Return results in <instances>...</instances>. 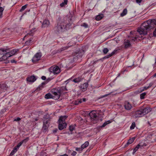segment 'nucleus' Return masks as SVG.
I'll use <instances>...</instances> for the list:
<instances>
[{
    "label": "nucleus",
    "instance_id": "nucleus-17",
    "mask_svg": "<svg viewBox=\"0 0 156 156\" xmlns=\"http://www.w3.org/2000/svg\"><path fill=\"white\" fill-rule=\"evenodd\" d=\"M29 138L28 137L26 139L23 140L22 142L19 143L15 147L16 148L17 150L19 148V147L21 146L22 143H23V142L26 143L29 140Z\"/></svg>",
    "mask_w": 156,
    "mask_h": 156
},
{
    "label": "nucleus",
    "instance_id": "nucleus-8",
    "mask_svg": "<svg viewBox=\"0 0 156 156\" xmlns=\"http://www.w3.org/2000/svg\"><path fill=\"white\" fill-rule=\"evenodd\" d=\"M49 71L54 74H57L60 73V69L58 66H52L49 68Z\"/></svg>",
    "mask_w": 156,
    "mask_h": 156
},
{
    "label": "nucleus",
    "instance_id": "nucleus-62",
    "mask_svg": "<svg viewBox=\"0 0 156 156\" xmlns=\"http://www.w3.org/2000/svg\"><path fill=\"white\" fill-rule=\"evenodd\" d=\"M121 73H119L118 74L117 77H119Z\"/></svg>",
    "mask_w": 156,
    "mask_h": 156
},
{
    "label": "nucleus",
    "instance_id": "nucleus-29",
    "mask_svg": "<svg viewBox=\"0 0 156 156\" xmlns=\"http://www.w3.org/2000/svg\"><path fill=\"white\" fill-rule=\"evenodd\" d=\"M111 121L110 120H108L105 122L103 124L100 126V127L102 128L105 127L107 124H109L111 123Z\"/></svg>",
    "mask_w": 156,
    "mask_h": 156
},
{
    "label": "nucleus",
    "instance_id": "nucleus-38",
    "mask_svg": "<svg viewBox=\"0 0 156 156\" xmlns=\"http://www.w3.org/2000/svg\"><path fill=\"white\" fill-rule=\"evenodd\" d=\"M108 49L107 48H105L103 50V51L104 54H107L108 51Z\"/></svg>",
    "mask_w": 156,
    "mask_h": 156
},
{
    "label": "nucleus",
    "instance_id": "nucleus-18",
    "mask_svg": "<svg viewBox=\"0 0 156 156\" xmlns=\"http://www.w3.org/2000/svg\"><path fill=\"white\" fill-rule=\"evenodd\" d=\"M135 139V137H132L128 141L126 144L125 145V147H126L128 146L129 144H132L134 140Z\"/></svg>",
    "mask_w": 156,
    "mask_h": 156
},
{
    "label": "nucleus",
    "instance_id": "nucleus-20",
    "mask_svg": "<svg viewBox=\"0 0 156 156\" xmlns=\"http://www.w3.org/2000/svg\"><path fill=\"white\" fill-rule=\"evenodd\" d=\"M48 128V125L47 124L44 123L43 122V125L42 127V130L43 132H45L47 131Z\"/></svg>",
    "mask_w": 156,
    "mask_h": 156
},
{
    "label": "nucleus",
    "instance_id": "nucleus-16",
    "mask_svg": "<svg viewBox=\"0 0 156 156\" xmlns=\"http://www.w3.org/2000/svg\"><path fill=\"white\" fill-rule=\"evenodd\" d=\"M142 113L144 115L147 114L149 112H150L151 111V108H146L143 109L141 110Z\"/></svg>",
    "mask_w": 156,
    "mask_h": 156
},
{
    "label": "nucleus",
    "instance_id": "nucleus-36",
    "mask_svg": "<svg viewBox=\"0 0 156 156\" xmlns=\"http://www.w3.org/2000/svg\"><path fill=\"white\" fill-rule=\"evenodd\" d=\"M136 126V124L135 122H133L132 123L131 126H130V129L131 130L133 129Z\"/></svg>",
    "mask_w": 156,
    "mask_h": 156
},
{
    "label": "nucleus",
    "instance_id": "nucleus-31",
    "mask_svg": "<svg viewBox=\"0 0 156 156\" xmlns=\"http://www.w3.org/2000/svg\"><path fill=\"white\" fill-rule=\"evenodd\" d=\"M17 149L14 147V148L12 150V151L11 152L10 154V156H12V155H14V154L16 152V151H17Z\"/></svg>",
    "mask_w": 156,
    "mask_h": 156
},
{
    "label": "nucleus",
    "instance_id": "nucleus-61",
    "mask_svg": "<svg viewBox=\"0 0 156 156\" xmlns=\"http://www.w3.org/2000/svg\"><path fill=\"white\" fill-rule=\"evenodd\" d=\"M153 76L154 77H155L156 76V73H155L153 75Z\"/></svg>",
    "mask_w": 156,
    "mask_h": 156
},
{
    "label": "nucleus",
    "instance_id": "nucleus-50",
    "mask_svg": "<svg viewBox=\"0 0 156 156\" xmlns=\"http://www.w3.org/2000/svg\"><path fill=\"white\" fill-rule=\"evenodd\" d=\"M41 78L43 80H45L46 79V77L44 76H42L41 77Z\"/></svg>",
    "mask_w": 156,
    "mask_h": 156
},
{
    "label": "nucleus",
    "instance_id": "nucleus-46",
    "mask_svg": "<svg viewBox=\"0 0 156 156\" xmlns=\"http://www.w3.org/2000/svg\"><path fill=\"white\" fill-rule=\"evenodd\" d=\"M77 151H81L83 150L82 148H76V149Z\"/></svg>",
    "mask_w": 156,
    "mask_h": 156
},
{
    "label": "nucleus",
    "instance_id": "nucleus-51",
    "mask_svg": "<svg viewBox=\"0 0 156 156\" xmlns=\"http://www.w3.org/2000/svg\"><path fill=\"white\" fill-rule=\"evenodd\" d=\"M153 35L154 36H156V28L155 30L153 32Z\"/></svg>",
    "mask_w": 156,
    "mask_h": 156
},
{
    "label": "nucleus",
    "instance_id": "nucleus-41",
    "mask_svg": "<svg viewBox=\"0 0 156 156\" xmlns=\"http://www.w3.org/2000/svg\"><path fill=\"white\" fill-rule=\"evenodd\" d=\"M43 86L41 84L37 88V89L38 90H41L42 88L43 87Z\"/></svg>",
    "mask_w": 156,
    "mask_h": 156
},
{
    "label": "nucleus",
    "instance_id": "nucleus-25",
    "mask_svg": "<svg viewBox=\"0 0 156 156\" xmlns=\"http://www.w3.org/2000/svg\"><path fill=\"white\" fill-rule=\"evenodd\" d=\"M7 88L8 87L7 85L5 84H2L1 86V89H2V90H2V91L4 92L5 90H6Z\"/></svg>",
    "mask_w": 156,
    "mask_h": 156
},
{
    "label": "nucleus",
    "instance_id": "nucleus-2",
    "mask_svg": "<svg viewBox=\"0 0 156 156\" xmlns=\"http://www.w3.org/2000/svg\"><path fill=\"white\" fill-rule=\"evenodd\" d=\"M57 25L54 28V30L56 33H60L67 30V23L66 22V17L61 16L58 15L56 17Z\"/></svg>",
    "mask_w": 156,
    "mask_h": 156
},
{
    "label": "nucleus",
    "instance_id": "nucleus-54",
    "mask_svg": "<svg viewBox=\"0 0 156 156\" xmlns=\"http://www.w3.org/2000/svg\"><path fill=\"white\" fill-rule=\"evenodd\" d=\"M47 83L45 82H43L41 84L43 86L45 84H46Z\"/></svg>",
    "mask_w": 156,
    "mask_h": 156
},
{
    "label": "nucleus",
    "instance_id": "nucleus-40",
    "mask_svg": "<svg viewBox=\"0 0 156 156\" xmlns=\"http://www.w3.org/2000/svg\"><path fill=\"white\" fill-rule=\"evenodd\" d=\"M143 147V145H142V144H138L136 147V148H137V149H138L140 147Z\"/></svg>",
    "mask_w": 156,
    "mask_h": 156
},
{
    "label": "nucleus",
    "instance_id": "nucleus-32",
    "mask_svg": "<svg viewBox=\"0 0 156 156\" xmlns=\"http://www.w3.org/2000/svg\"><path fill=\"white\" fill-rule=\"evenodd\" d=\"M67 0H64V2L60 4V6L61 7H63L65 5L67 4Z\"/></svg>",
    "mask_w": 156,
    "mask_h": 156
},
{
    "label": "nucleus",
    "instance_id": "nucleus-22",
    "mask_svg": "<svg viewBox=\"0 0 156 156\" xmlns=\"http://www.w3.org/2000/svg\"><path fill=\"white\" fill-rule=\"evenodd\" d=\"M116 51H117L116 50H114L110 54H109L108 55H107L105 56L104 57V58H110V57H111V56H112L113 55Z\"/></svg>",
    "mask_w": 156,
    "mask_h": 156
},
{
    "label": "nucleus",
    "instance_id": "nucleus-6",
    "mask_svg": "<svg viewBox=\"0 0 156 156\" xmlns=\"http://www.w3.org/2000/svg\"><path fill=\"white\" fill-rule=\"evenodd\" d=\"M83 55V53L80 51L74 53L73 55V57H72L69 60L68 62H68L67 63L68 64H69V62L70 63H72L74 61H77L78 59L81 58Z\"/></svg>",
    "mask_w": 156,
    "mask_h": 156
},
{
    "label": "nucleus",
    "instance_id": "nucleus-30",
    "mask_svg": "<svg viewBox=\"0 0 156 156\" xmlns=\"http://www.w3.org/2000/svg\"><path fill=\"white\" fill-rule=\"evenodd\" d=\"M18 51V49H14L12 51L9 53H10L11 56H12L14 55L15 54V53Z\"/></svg>",
    "mask_w": 156,
    "mask_h": 156
},
{
    "label": "nucleus",
    "instance_id": "nucleus-53",
    "mask_svg": "<svg viewBox=\"0 0 156 156\" xmlns=\"http://www.w3.org/2000/svg\"><path fill=\"white\" fill-rule=\"evenodd\" d=\"M82 99H81L80 100H78V102L79 103H81L82 102Z\"/></svg>",
    "mask_w": 156,
    "mask_h": 156
},
{
    "label": "nucleus",
    "instance_id": "nucleus-33",
    "mask_svg": "<svg viewBox=\"0 0 156 156\" xmlns=\"http://www.w3.org/2000/svg\"><path fill=\"white\" fill-rule=\"evenodd\" d=\"M32 40V38H30L28 41H27L25 42V44L26 45H29L30 44H31L32 42L31 41Z\"/></svg>",
    "mask_w": 156,
    "mask_h": 156
},
{
    "label": "nucleus",
    "instance_id": "nucleus-44",
    "mask_svg": "<svg viewBox=\"0 0 156 156\" xmlns=\"http://www.w3.org/2000/svg\"><path fill=\"white\" fill-rule=\"evenodd\" d=\"M76 154V152L75 151H73V152L71 153V155L73 156H75Z\"/></svg>",
    "mask_w": 156,
    "mask_h": 156
},
{
    "label": "nucleus",
    "instance_id": "nucleus-52",
    "mask_svg": "<svg viewBox=\"0 0 156 156\" xmlns=\"http://www.w3.org/2000/svg\"><path fill=\"white\" fill-rule=\"evenodd\" d=\"M136 2L137 3H140L141 1H142V0H136Z\"/></svg>",
    "mask_w": 156,
    "mask_h": 156
},
{
    "label": "nucleus",
    "instance_id": "nucleus-43",
    "mask_svg": "<svg viewBox=\"0 0 156 156\" xmlns=\"http://www.w3.org/2000/svg\"><path fill=\"white\" fill-rule=\"evenodd\" d=\"M138 149H137V148H136V147L133 150V155L138 150Z\"/></svg>",
    "mask_w": 156,
    "mask_h": 156
},
{
    "label": "nucleus",
    "instance_id": "nucleus-49",
    "mask_svg": "<svg viewBox=\"0 0 156 156\" xmlns=\"http://www.w3.org/2000/svg\"><path fill=\"white\" fill-rule=\"evenodd\" d=\"M58 130V129H56L53 130V133H55L56 132H57V131Z\"/></svg>",
    "mask_w": 156,
    "mask_h": 156
},
{
    "label": "nucleus",
    "instance_id": "nucleus-21",
    "mask_svg": "<svg viewBox=\"0 0 156 156\" xmlns=\"http://www.w3.org/2000/svg\"><path fill=\"white\" fill-rule=\"evenodd\" d=\"M70 42H69V45L67 46H66L63 47L60 49V51H64L66 50L67 48H69L70 47L73 46V44H72L70 45Z\"/></svg>",
    "mask_w": 156,
    "mask_h": 156
},
{
    "label": "nucleus",
    "instance_id": "nucleus-15",
    "mask_svg": "<svg viewBox=\"0 0 156 156\" xmlns=\"http://www.w3.org/2000/svg\"><path fill=\"white\" fill-rule=\"evenodd\" d=\"M36 80V78L34 76H31L27 78V81L30 82H34Z\"/></svg>",
    "mask_w": 156,
    "mask_h": 156
},
{
    "label": "nucleus",
    "instance_id": "nucleus-24",
    "mask_svg": "<svg viewBox=\"0 0 156 156\" xmlns=\"http://www.w3.org/2000/svg\"><path fill=\"white\" fill-rule=\"evenodd\" d=\"M103 17V15L102 14H101L96 16V19L97 20H100Z\"/></svg>",
    "mask_w": 156,
    "mask_h": 156
},
{
    "label": "nucleus",
    "instance_id": "nucleus-48",
    "mask_svg": "<svg viewBox=\"0 0 156 156\" xmlns=\"http://www.w3.org/2000/svg\"><path fill=\"white\" fill-rule=\"evenodd\" d=\"M11 62L12 63H16V62L15 60L12 59L11 60Z\"/></svg>",
    "mask_w": 156,
    "mask_h": 156
},
{
    "label": "nucleus",
    "instance_id": "nucleus-64",
    "mask_svg": "<svg viewBox=\"0 0 156 156\" xmlns=\"http://www.w3.org/2000/svg\"><path fill=\"white\" fill-rule=\"evenodd\" d=\"M30 34V35H32V34H31V33H28V34Z\"/></svg>",
    "mask_w": 156,
    "mask_h": 156
},
{
    "label": "nucleus",
    "instance_id": "nucleus-14",
    "mask_svg": "<svg viewBox=\"0 0 156 156\" xmlns=\"http://www.w3.org/2000/svg\"><path fill=\"white\" fill-rule=\"evenodd\" d=\"M50 24L49 21L47 19L44 20L42 25V27H47Z\"/></svg>",
    "mask_w": 156,
    "mask_h": 156
},
{
    "label": "nucleus",
    "instance_id": "nucleus-35",
    "mask_svg": "<svg viewBox=\"0 0 156 156\" xmlns=\"http://www.w3.org/2000/svg\"><path fill=\"white\" fill-rule=\"evenodd\" d=\"M27 5L26 4L24 5L20 9V12H22L24 10L27 8Z\"/></svg>",
    "mask_w": 156,
    "mask_h": 156
},
{
    "label": "nucleus",
    "instance_id": "nucleus-7",
    "mask_svg": "<svg viewBox=\"0 0 156 156\" xmlns=\"http://www.w3.org/2000/svg\"><path fill=\"white\" fill-rule=\"evenodd\" d=\"M89 115L91 120H98L99 119L100 115L95 111H93L89 113Z\"/></svg>",
    "mask_w": 156,
    "mask_h": 156
},
{
    "label": "nucleus",
    "instance_id": "nucleus-45",
    "mask_svg": "<svg viewBox=\"0 0 156 156\" xmlns=\"http://www.w3.org/2000/svg\"><path fill=\"white\" fill-rule=\"evenodd\" d=\"M21 120V119L19 117H17V118L15 119H14V121H18L20 120Z\"/></svg>",
    "mask_w": 156,
    "mask_h": 156
},
{
    "label": "nucleus",
    "instance_id": "nucleus-56",
    "mask_svg": "<svg viewBox=\"0 0 156 156\" xmlns=\"http://www.w3.org/2000/svg\"><path fill=\"white\" fill-rule=\"evenodd\" d=\"M66 88L65 87H63L61 88L62 90L65 89L66 90Z\"/></svg>",
    "mask_w": 156,
    "mask_h": 156
},
{
    "label": "nucleus",
    "instance_id": "nucleus-28",
    "mask_svg": "<svg viewBox=\"0 0 156 156\" xmlns=\"http://www.w3.org/2000/svg\"><path fill=\"white\" fill-rule=\"evenodd\" d=\"M82 80V79L80 77L77 78L73 79L72 81L75 83H78L80 82Z\"/></svg>",
    "mask_w": 156,
    "mask_h": 156
},
{
    "label": "nucleus",
    "instance_id": "nucleus-39",
    "mask_svg": "<svg viewBox=\"0 0 156 156\" xmlns=\"http://www.w3.org/2000/svg\"><path fill=\"white\" fill-rule=\"evenodd\" d=\"M81 26L85 28H87L88 27V25L86 23H83L81 24Z\"/></svg>",
    "mask_w": 156,
    "mask_h": 156
},
{
    "label": "nucleus",
    "instance_id": "nucleus-42",
    "mask_svg": "<svg viewBox=\"0 0 156 156\" xmlns=\"http://www.w3.org/2000/svg\"><path fill=\"white\" fill-rule=\"evenodd\" d=\"M4 10V8L3 7H1V18L2 17V12Z\"/></svg>",
    "mask_w": 156,
    "mask_h": 156
},
{
    "label": "nucleus",
    "instance_id": "nucleus-5",
    "mask_svg": "<svg viewBox=\"0 0 156 156\" xmlns=\"http://www.w3.org/2000/svg\"><path fill=\"white\" fill-rule=\"evenodd\" d=\"M1 55H3L1 57V62H2L3 60H5L8 57H11L9 51L7 49L1 48Z\"/></svg>",
    "mask_w": 156,
    "mask_h": 156
},
{
    "label": "nucleus",
    "instance_id": "nucleus-55",
    "mask_svg": "<svg viewBox=\"0 0 156 156\" xmlns=\"http://www.w3.org/2000/svg\"><path fill=\"white\" fill-rule=\"evenodd\" d=\"M79 104V103L78 102V100L76 101H75V104L76 105H78Z\"/></svg>",
    "mask_w": 156,
    "mask_h": 156
},
{
    "label": "nucleus",
    "instance_id": "nucleus-63",
    "mask_svg": "<svg viewBox=\"0 0 156 156\" xmlns=\"http://www.w3.org/2000/svg\"><path fill=\"white\" fill-rule=\"evenodd\" d=\"M142 145H143V146H146V144H142Z\"/></svg>",
    "mask_w": 156,
    "mask_h": 156
},
{
    "label": "nucleus",
    "instance_id": "nucleus-4",
    "mask_svg": "<svg viewBox=\"0 0 156 156\" xmlns=\"http://www.w3.org/2000/svg\"><path fill=\"white\" fill-rule=\"evenodd\" d=\"M67 117L68 116L66 115L61 116L60 117L58 121V127L59 130H62L66 127L67 124L65 120Z\"/></svg>",
    "mask_w": 156,
    "mask_h": 156
},
{
    "label": "nucleus",
    "instance_id": "nucleus-47",
    "mask_svg": "<svg viewBox=\"0 0 156 156\" xmlns=\"http://www.w3.org/2000/svg\"><path fill=\"white\" fill-rule=\"evenodd\" d=\"M153 84V83H150L149 84L148 86H147L148 87V88H149L150 87H151L152 86Z\"/></svg>",
    "mask_w": 156,
    "mask_h": 156
},
{
    "label": "nucleus",
    "instance_id": "nucleus-58",
    "mask_svg": "<svg viewBox=\"0 0 156 156\" xmlns=\"http://www.w3.org/2000/svg\"><path fill=\"white\" fill-rule=\"evenodd\" d=\"M126 71V69H125L123 71H122L121 73L123 74Z\"/></svg>",
    "mask_w": 156,
    "mask_h": 156
},
{
    "label": "nucleus",
    "instance_id": "nucleus-10",
    "mask_svg": "<svg viewBox=\"0 0 156 156\" xmlns=\"http://www.w3.org/2000/svg\"><path fill=\"white\" fill-rule=\"evenodd\" d=\"M124 48L126 49H127L131 47V44L129 40L125 39L124 41Z\"/></svg>",
    "mask_w": 156,
    "mask_h": 156
},
{
    "label": "nucleus",
    "instance_id": "nucleus-34",
    "mask_svg": "<svg viewBox=\"0 0 156 156\" xmlns=\"http://www.w3.org/2000/svg\"><path fill=\"white\" fill-rule=\"evenodd\" d=\"M146 93L145 92L143 93L140 94V98L141 99H144V98L145 96L146 95Z\"/></svg>",
    "mask_w": 156,
    "mask_h": 156
},
{
    "label": "nucleus",
    "instance_id": "nucleus-12",
    "mask_svg": "<svg viewBox=\"0 0 156 156\" xmlns=\"http://www.w3.org/2000/svg\"><path fill=\"white\" fill-rule=\"evenodd\" d=\"M135 115L136 118L144 116L141 110L136 111Z\"/></svg>",
    "mask_w": 156,
    "mask_h": 156
},
{
    "label": "nucleus",
    "instance_id": "nucleus-27",
    "mask_svg": "<svg viewBox=\"0 0 156 156\" xmlns=\"http://www.w3.org/2000/svg\"><path fill=\"white\" fill-rule=\"evenodd\" d=\"M148 88H149L147 86H145L143 87H141V88H140V89L139 90H138V92L140 93L144 90H147V89H148Z\"/></svg>",
    "mask_w": 156,
    "mask_h": 156
},
{
    "label": "nucleus",
    "instance_id": "nucleus-37",
    "mask_svg": "<svg viewBox=\"0 0 156 156\" xmlns=\"http://www.w3.org/2000/svg\"><path fill=\"white\" fill-rule=\"evenodd\" d=\"M75 129V126L73 125H71L69 126V130L71 132H72Z\"/></svg>",
    "mask_w": 156,
    "mask_h": 156
},
{
    "label": "nucleus",
    "instance_id": "nucleus-26",
    "mask_svg": "<svg viewBox=\"0 0 156 156\" xmlns=\"http://www.w3.org/2000/svg\"><path fill=\"white\" fill-rule=\"evenodd\" d=\"M127 12V10L126 9H125L120 14V16L123 17L126 15Z\"/></svg>",
    "mask_w": 156,
    "mask_h": 156
},
{
    "label": "nucleus",
    "instance_id": "nucleus-57",
    "mask_svg": "<svg viewBox=\"0 0 156 156\" xmlns=\"http://www.w3.org/2000/svg\"><path fill=\"white\" fill-rule=\"evenodd\" d=\"M82 100V102H85V101H86V99L85 98H82V99H81Z\"/></svg>",
    "mask_w": 156,
    "mask_h": 156
},
{
    "label": "nucleus",
    "instance_id": "nucleus-59",
    "mask_svg": "<svg viewBox=\"0 0 156 156\" xmlns=\"http://www.w3.org/2000/svg\"><path fill=\"white\" fill-rule=\"evenodd\" d=\"M34 30H35V29L33 30H32L30 31V32H31V34L33 33V32L34 31Z\"/></svg>",
    "mask_w": 156,
    "mask_h": 156
},
{
    "label": "nucleus",
    "instance_id": "nucleus-23",
    "mask_svg": "<svg viewBox=\"0 0 156 156\" xmlns=\"http://www.w3.org/2000/svg\"><path fill=\"white\" fill-rule=\"evenodd\" d=\"M89 143L88 141H86L84 144H83L81 146V148L83 150L86 148L89 145Z\"/></svg>",
    "mask_w": 156,
    "mask_h": 156
},
{
    "label": "nucleus",
    "instance_id": "nucleus-9",
    "mask_svg": "<svg viewBox=\"0 0 156 156\" xmlns=\"http://www.w3.org/2000/svg\"><path fill=\"white\" fill-rule=\"evenodd\" d=\"M42 54L41 53H37L33 57L32 60L33 62H35L38 61L41 57Z\"/></svg>",
    "mask_w": 156,
    "mask_h": 156
},
{
    "label": "nucleus",
    "instance_id": "nucleus-19",
    "mask_svg": "<svg viewBox=\"0 0 156 156\" xmlns=\"http://www.w3.org/2000/svg\"><path fill=\"white\" fill-rule=\"evenodd\" d=\"M88 84L87 83H84L81 86V88L82 91H85L87 89Z\"/></svg>",
    "mask_w": 156,
    "mask_h": 156
},
{
    "label": "nucleus",
    "instance_id": "nucleus-13",
    "mask_svg": "<svg viewBox=\"0 0 156 156\" xmlns=\"http://www.w3.org/2000/svg\"><path fill=\"white\" fill-rule=\"evenodd\" d=\"M50 116L49 114L44 115V123L48 124V122L50 120Z\"/></svg>",
    "mask_w": 156,
    "mask_h": 156
},
{
    "label": "nucleus",
    "instance_id": "nucleus-3",
    "mask_svg": "<svg viewBox=\"0 0 156 156\" xmlns=\"http://www.w3.org/2000/svg\"><path fill=\"white\" fill-rule=\"evenodd\" d=\"M51 92L53 95L50 93H48L45 95V98L47 99L52 98L55 100H58L61 94L60 89H53L51 90Z\"/></svg>",
    "mask_w": 156,
    "mask_h": 156
},
{
    "label": "nucleus",
    "instance_id": "nucleus-1",
    "mask_svg": "<svg viewBox=\"0 0 156 156\" xmlns=\"http://www.w3.org/2000/svg\"><path fill=\"white\" fill-rule=\"evenodd\" d=\"M156 25V20L155 19H150L143 23L140 27L137 30V32L140 36L136 35L135 37H131V41H135L137 40H140L142 38V35H144L147 34L148 32L153 29Z\"/></svg>",
    "mask_w": 156,
    "mask_h": 156
},
{
    "label": "nucleus",
    "instance_id": "nucleus-60",
    "mask_svg": "<svg viewBox=\"0 0 156 156\" xmlns=\"http://www.w3.org/2000/svg\"><path fill=\"white\" fill-rule=\"evenodd\" d=\"M60 156H68V155L67 154H63V155H60Z\"/></svg>",
    "mask_w": 156,
    "mask_h": 156
},
{
    "label": "nucleus",
    "instance_id": "nucleus-11",
    "mask_svg": "<svg viewBox=\"0 0 156 156\" xmlns=\"http://www.w3.org/2000/svg\"><path fill=\"white\" fill-rule=\"evenodd\" d=\"M124 107L126 109L130 110L131 109L132 106L129 102L126 101L124 103Z\"/></svg>",
    "mask_w": 156,
    "mask_h": 156
}]
</instances>
